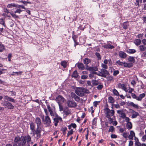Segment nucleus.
Wrapping results in <instances>:
<instances>
[{
    "instance_id": "nucleus-26",
    "label": "nucleus",
    "mask_w": 146,
    "mask_h": 146,
    "mask_svg": "<svg viewBox=\"0 0 146 146\" xmlns=\"http://www.w3.org/2000/svg\"><path fill=\"white\" fill-rule=\"evenodd\" d=\"M22 71L13 72L11 74V75L13 76L21 75L22 74Z\"/></svg>"
},
{
    "instance_id": "nucleus-41",
    "label": "nucleus",
    "mask_w": 146,
    "mask_h": 146,
    "mask_svg": "<svg viewBox=\"0 0 146 146\" xmlns=\"http://www.w3.org/2000/svg\"><path fill=\"white\" fill-rule=\"evenodd\" d=\"M115 128L112 126H111L110 127L109 129L108 130V132H113L114 131Z\"/></svg>"
},
{
    "instance_id": "nucleus-15",
    "label": "nucleus",
    "mask_w": 146,
    "mask_h": 146,
    "mask_svg": "<svg viewBox=\"0 0 146 146\" xmlns=\"http://www.w3.org/2000/svg\"><path fill=\"white\" fill-rule=\"evenodd\" d=\"M103 47L106 49H112L114 48V46L111 45L109 43H107L103 46Z\"/></svg>"
},
{
    "instance_id": "nucleus-18",
    "label": "nucleus",
    "mask_w": 146,
    "mask_h": 146,
    "mask_svg": "<svg viewBox=\"0 0 146 146\" xmlns=\"http://www.w3.org/2000/svg\"><path fill=\"white\" fill-rule=\"evenodd\" d=\"M77 66L78 69L81 70L85 69V67L83 64L82 63H78L77 64Z\"/></svg>"
},
{
    "instance_id": "nucleus-14",
    "label": "nucleus",
    "mask_w": 146,
    "mask_h": 146,
    "mask_svg": "<svg viewBox=\"0 0 146 146\" xmlns=\"http://www.w3.org/2000/svg\"><path fill=\"white\" fill-rule=\"evenodd\" d=\"M119 57L122 58H125L127 56V54L124 52L120 51L118 54Z\"/></svg>"
},
{
    "instance_id": "nucleus-61",
    "label": "nucleus",
    "mask_w": 146,
    "mask_h": 146,
    "mask_svg": "<svg viewBox=\"0 0 146 146\" xmlns=\"http://www.w3.org/2000/svg\"><path fill=\"white\" fill-rule=\"evenodd\" d=\"M124 118H125V121L126 122L128 123V122H129L130 119H129V118L128 117H126L125 116V117Z\"/></svg>"
},
{
    "instance_id": "nucleus-16",
    "label": "nucleus",
    "mask_w": 146,
    "mask_h": 146,
    "mask_svg": "<svg viewBox=\"0 0 146 146\" xmlns=\"http://www.w3.org/2000/svg\"><path fill=\"white\" fill-rule=\"evenodd\" d=\"M101 71L103 75V77H106L109 74L108 71L104 69H102Z\"/></svg>"
},
{
    "instance_id": "nucleus-22",
    "label": "nucleus",
    "mask_w": 146,
    "mask_h": 146,
    "mask_svg": "<svg viewBox=\"0 0 146 146\" xmlns=\"http://www.w3.org/2000/svg\"><path fill=\"white\" fill-rule=\"evenodd\" d=\"M145 96V94L144 93L140 94L139 96L137 97V100L139 101H141L142 99L144 98Z\"/></svg>"
},
{
    "instance_id": "nucleus-10",
    "label": "nucleus",
    "mask_w": 146,
    "mask_h": 146,
    "mask_svg": "<svg viewBox=\"0 0 146 146\" xmlns=\"http://www.w3.org/2000/svg\"><path fill=\"white\" fill-rule=\"evenodd\" d=\"M35 122L36 125V128H42L41 127L42 123L40 118L38 117H36L35 119Z\"/></svg>"
},
{
    "instance_id": "nucleus-59",
    "label": "nucleus",
    "mask_w": 146,
    "mask_h": 146,
    "mask_svg": "<svg viewBox=\"0 0 146 146\" xmlns=\"http://www.w3.org/2000/svg\"><path fill=\"white\" fill-rule=\"evenodd\" d=\"M102 67L104 68L105 69H107L108 68V66L106 64H102Z\"/></svg>"
},
{
    "instance_id": "nucleus-39",
    "label": "nucleus",
    "mask_w": 146,
    "mask_h": 146,
    "mask_svg": "<svg viewBox=\"0 0 146 146\" xmlns=\"http://www.w3.org/2000/svg\"><path fill=\"white\" fill-rule=\"evenodd\" d=\"M92 83L93 86H97L99 84V83L98 81L95 80H93L92 81Z\"/></svg>"
},
{
    "instance_id": "nucleus-3",
    "label": "nucleus",
    "mask_w": 146,
    "mask_h": 146,
    "mask_svg": "<svg viewBox=\"0 0 146 146\" xmlns=\"http://www.w3.org/2000/svg\"><path fill=\"white\" fill-rule=\"evenodd\" d=\"M88 90L84 88H79L75 91V93L79 96L82 97L84 95L85 93H88Z\"/></svg>"
},
{
    "instance_id": "nucleus-57",
    "label": "nucleus",
    "mask_w": 146,
    "mask_h": 146,
    "mask_svg": "<svg viewBox=\"0 0 146 146\" xmlns=\"http://www.w3.org/2000/svg\"><path fill=\"white\" fill-rule=\"evenodd\" d=\"M49 112L50 113V114L52 116H54L55 115L56 116V114H57L56 113H54L53 111L52 110L51 111Z\"/></svg>"
},
{
    "instance_id": "nucleus-54",
    "label": "nucleus",
    "mask_w": 146,
    "mask_h": 146,
    "mask_svg": "<svg viewBox=\"0 0 146 146\" xmlns=\"http://www.w3.org/2000/svg\"><path fill=\"white\" fill-rule=\"evenodd\" d=\"M17 7L19 8H22V9H26V8H25L24 6L22 5H17V7Z\"/></svg>"
},
{
    "instance_id": "nucleus-6",
    "label": "nucleus",
    "mask_w": 146,
    "mask_h": 146,
    "mask_svg": "<svg viewBox=\"0 0 146 146\" xmlns=\"http://www.w3.org/2000/svg\"><path fill=\"white\" fill-rule=\"evenodd\" d=\"M3 106L5 108L10 109H13L14 106L9 102L5 101L3 104Z\"/></svg>"
},
{
    "instance_id": "nucleus-12",
    "label": "nucleus",
    "mask_w": 146,
    "mask_h": 146,
    "mask_svg": "<svg viewBox=\"0 0 146 146\" xmlns=\"http://www.w3.org/2000/svg\"><path fill=\"white\" fill-rule=\"evenodd\" d=\"M116 63L119 66H123L124 65V66L125 67L127 68V67L129 66V64H127V63L125 62H122L120 61L119 60L117 61L116 62Z\"/></svg>"
},
{
    "instance_id": "nucleus-44",
    "label": "nucleus",
    "mask_w": 146,
    "mask_h": 146,
    "mask_svg": "<svg viewBox=\"0 0 146 146\" xmlns=\"http://www.w3.org/2000/svg\"><path fill=\"white\" fill-rule=\"evenodd\" d=\"M141 140L143 142H145L146 140V135H143L141 138Z\"/></svg>"
},
{
    "instance_id": "nucleus-58",
    "label": "nucleus",
    "mask_w": 146,
    "mask_h": 146,
    "mask_svg": "<svg viewBox=\"0 0 146 146\" xmlns=\"http://www.w3.org/2000/svg\"><path fill=\"white\" fill-rule=\"evenodd\" d=\"M99 102V101L97 102V101H95L93 102V105L95 107H96L98 104V103Z\"/></svg>"
},
{
    "instance_id": "nucleus-36",
    "label": "nucleus",
    "mask_w": 146,
    "mask_h": 146,
    "mask_svg": "<svg viewBox=\"0 0 146 146\" xmlns=\"http://www.w3.org/2000/svg\"><path fill=\"white\" fill-rule=\"evenodd\" d=\"M108 101L109 103H113L114 102V100L113 97L111 96L109 97Z\"/></svg>"
},
{
    "instance_id": "nucleus-4",
    "label": "nucleus",
    "mask_w": 146,
    "mask_h": 146,
    "mask_svg": "<svg viewBox=\"0 0 146 146\" xmlns=\"http://www.w3.org/2000/svg\"><path fill=\"white\" fill-rule=\"evenodd\" d=\"M41 118L43 123L46 127H48L50 125L51 121L50 118L48 116H46L44 117L43 115L41 116Z\"/></svg>"
},
{
    "instance_id": "nucleus-5",
    "label": "nucleus",
    "mask_w": 146,
    "mask_h": 146,
    "mask_svg": "<svg viewBox=\"0 0 146 146\" xmlns=\"http://www.w3.org/2000/svg\"><path fill=\"white\" fill-rule=\"evenodd\" d=\"M41 131L42 128H36V130L33 132L34 136H35V138L36 139H37L40 138Z\"/></svg>"
},
{
    "instance_id": "nucleus-23",
    "label": "nucleus",
    "mask_w": 146,
    "mask_h": 146,
    "mask_svg": "<svg viewBox=\"0 0 146 146\" xmlns=\"http://www.w3.org/2000/svg\"><path fill=\"white\" fill-rule=\"evenodd\" d=\"M126 52L128 53L133 54L135 53L136 51L135 49H128L126 50Z\"/></svg>"
},
{
    "instance_id": "nucleus-7",
    "label": "nucleus",
    "mask_w": 146,
    "mask_h": 146,
    "mask_svg": "<svg viewBox=\"0 0 146 146\" xmlns=\"http://www.w3.org/2000/svg\"><path fill=\"white\" fill-rule=\"evenodd\" d=\"M53 120L54 122V125L56 126L57 125L58 122L62 121V118L59 116L57 114H56L55 117L54 118Z\"/></svg>"
},
{
    "instance_id": "nucleus-19",
    "label": "nucleus",
    "mask_w": 146,
    "mask_h": 146,
    "mask_svg": "<svg viewBox=\"0 0 146 146\" xmlns=\"http://www.w3.org/2000/svg\"><path fill=\"white\" fill-rule=\"evenodd\" d=\"M135 136V133L133 131H130V134L129 135L128 137L131 140L133 139V137Z\"/></svg>"
},
{
    "instance_id": "nucleus-50",
    "label": "nucleus",
    "mask_w": 146,
    "mask_h": 146,
    "mask_svg": "<svg viewBox=\"0 0 146 146\" xmlns=\"http://www.w3.org/2000/svg\"><path fill=\"white\" fill-rule=\"evenodd\" d=\"M85 28V27L84 26V27H83L82 25H80V26L78 28V29H80L81 30L83 31L84 30V29Z\"/></svg>"
},
{
    "instance_id": "nucleus-42",
    "label": "nucleus",
    "mask_w": 146,
    "mask_h": 146,
    "mask_svg": "<svg viewBox=\"0 0 146 146\" xmlns=\"http://www.w3.org/2000/svg\"><path fill=\"white\" fill-rule=\"evenodd\" d=\"M77 35L73 34L72 36V38L73 40L74 41L77 40L76 39L78 38Z\"/></svg>"
},
{
    "instance_id": "nucleus-2",
    "label": "nucleus",
    "mask_w": 146,
    "mask_h": 146,
    "mask_svg": "<svg viewBox=\"0 0 146 146\" xmlns=\"http://www.w3.org/2000/svg\"><path fill=\"white\" fill-rule=\"evenodd\" d=\"M106 117L108 118V122L110 124H111L113 122V119L111 118L113 116L115 113L113 110H110L108 107H106L104 109Z\"/></svg>"
},
{
    "instance_id": "nucleus-53",
    "label": "nucleus",
    "mask_w": 146,
    "mask_h": 146,
    "mask_svg": "<svg viewBox=\"0 0 146 146\" xmlns=\"http://www.w3.org/2000/svg\"><path fill=\"white\" fill-rule=\"evenodd\" d=\"M23 11V10H21L20 9H17L15 12V13H20L21 12H22Z\"/></svg>"
},
{
    "instance_id": "nucleus-35",
    "label": "nucleus",
    "mask_w": 146,
    "mask_h": 146,
    "mask_svg": "<svg viewBox=\"0 0 146 146\" xmlns=\"http://www.w3.org/2000/svg\"><path fill=\"white\" fill-rule=\"evenodd\" d=\"M5 49L4 46L2 42L0 43V52H2Z\"/></svg>"
},
{
    "instance_id": "nucleus-17",
    "label": "nucleus",
    "mask_w": 146,
    "mask_h": 146,
    "mask_svg": "<svg viewBox=\"0 0 146 146\" xmlns=\"http://www.w3.org/2000/svg\"><path fill=\"white\" fill-rule=\"evenodd\" d=\"M30 126V128L31 130V131L32 132L35 131L36 129H35V125L34 123L32 122L30 123H29Z\"/></svg>"
},
{
    "instance_id": "nucleus-48",
    "label": "nucleus",
    "mask_w": 146,
    "mask_h": 146,
    "mask_svg": "<svg viewBox=\"0 0 146 146\" xmlns=\"http://www.w3.org/2000/svg\"><path fill=\"white\" fill-rule=\"evenodd\" d=\"M73 129H71L70 131H68L67 133V137H68L69 135H72L73 134Z\"/></svg>"
},
{
    "instance_id": "nucleus-1",
    "label": "nucleus",
    "mask_w": 146,
    "mask_h": 146,
    "mask_svg": "<svg viewBox=\"0 0 146 146\" xmlns=\"http://www.w3.org/2000/svg\"><path fill=\"white\" fill-rule=\"evenodd\" d=\"M27 140V143L31 141V137L29 135L21 136L20 138L19 136L16 137L14 140L13 146H17V144H18V146H25Z\"/></svg>"
},
{
    "instance_id": "nucleus-49",
    "label": "nucleus",
    "mask_w": 146,
    "mask_h": 146,
    "mask_svg": "<svg viewBox=\"0 0 146 146\" xmlns=\"http://www.w3.org/2000/svg\"><path fill=\"white\" fill-rule=\"evenodd\" d=\"M0 24L3 25L5 27V21L3 19H0Z\"/></svg>"
},
{
    "instance_id": "nucleus-43",
    "label": "nucleus",
    "mask_w": 146,
    "mask_h": 146,
    "mask_svg": "<svg viewBox=\"0 0 146 146\" xmlns=\"http://www.w3.org/2000/svg\"><path fill=\"white\" fill-rule=\"evenodd\" d=\"M67 128L66 127H62L61 130L62 131L63 134H65L66 133V131L67 130Z\"/></svg>"
},
{
    "instance_id": "nucleus-27",
    "label": "nucleus",
    "mask_w": 146,
    "mask_h": 146,
    "mask_svg": "<svg viewBox=\"0 0 146 146\" xmlns=\"http://www.w3.org/2000/svg\"><path fill=\"white\" fill-rule=\"evenodd\" d=\"M60 65L64 68H65L67 66V62L65 60L62 61L60 62Z\"/></svg>"
},
{
    "instance_id": "nucleus-55",
    "label": "nucleus",
    "mask_w": 146,
    "mask_h": 146,
    "mask_svg": "<svg viewBox=\"0 0 146 146\" xmlns=\"http://www.w3.org/2000/svg\"><path fill=\"white\" fill-rule=\"evenodd\" d=\"M141 144L139 142L135 143V146H141Z\"/></svg>"
},
{
    "instance_id": "nucleus-46",
    "label": "nucleus",
    "mask_w": 146,
    "mask_h": 146,
    "mask_svg": "<svg viewBox=\"0 0 146 146\" xmlns=\"http://www.w3.org/2000/svg\"><path fill=\"white\" fill-rule=\"evenodd\" d=\"M121 88L123 89L124 91H125L126 92H128V90L127 89L125 85L123 84V86H122Z\"/></svg>"
},
{
    "instance_id": "nucleus-30",
    "label": "nucleus",
    "mask_w": 146,
    "mask_h": 146,
    "mask_svg": "<svg viewBox=\"0 0 146 146\" xmlns=\"http://www.w3.org/2000/svg\"><path fill=\"white\" fill-rule=\"evenodd\" d=\"M7 7L9 8H11L13 7H17V5H16L14 3H11L8 4L7 6Z\"/></svg>"
},
{
    "instance_id": "nucleus-37",
    "label": "nucleus",
    "mask_w": 146,
    "mask_h": 146,
    "mask_svg": "<svg viewBox=\"0 0 146 146\" xmlns=\"http://www.w3.org/2000/svg\"><path fill=\"white\" fill-rule=\"evenodd\" d=\"M113 94L117 96H119V94L118 91L115 89H114L113 90Z\"/></svg>"
},
{
    "instance_id": "nucleus-21",
    "label": "nucleus",
    "mask_w": 146,
    "mask_h": 146,
    "mask_svg": "<svg viewBox=\"0 0 146 146\" xmlns=\"http://www.w3.org/2000/svg\"><path fill=\"white\" fill-rule=\"evenodd\" d=\"M91 62V60L88 58H86L83 60V62L84 64L88 65Z\"/></svg>"
},
{
    "instance_id": "nucleus-9",
    "label": "nucleus",
    "mask_w": 146,
    "mask_h": 146,
    "mask_svg": "<svg viewBox=\"0 0 146 146\" xmlns=\"http://www.w3.org/2000/svg\"><path fill=\"white\" fill-rule=\"evenodd\" d=\"M64 100V98L62 96L60 95L57 96L55 99L56 101L57 102L58 104L63 103Z\"/></svg>"
},
{
    "instance_id": "nucleus-29",
    "label": "nucleus",
    "mask_w": 146,
    "mask_h": 146,
    "mask_svg": "<svg viewBox=\"0 0 146 146\" xmlns=\"http://www.w3.org/2000/svg\"><path fill=\"white\" fill-rule=\"evenodd\" d=\"M141 40L140 39H136L134 41V43L137 46L140 45L141 43Z\"/></svg>"
},
{
    "instance_id": "nucleus-38",
    "label": "nucleus",
    "mask_w": 146,
    "mask_h": 146,
    "mask_svg": "<svg viewBox=\"0 0 146 146\" xmlns=\"http://www.w3.org/2000/svg\"><path fill=\"white\" fill-rule=\"evenodd\" d=\"M140 2L141 3L142 2V0H136V2L135 3V5L136 6L139 7L140 6L139 3Z\"/></svg>"
},
{
    "instance_id": "nucleus-34",
    "label": "nucleus",
    "mask_w": 146,
    "mask_h": 146,
    "mask_svg": "<svg viewBox=\"0 0 146 146\" xmlns=\"http://www.w3.org/2000/svg\"><path fill=\"white\" fill-rule=\"evenodd\" d=\"M126 127L128 129H131L132 128V124L131 122L127 123L126 124Z\"/></svg>"
},
{
    "instance_id": "nucleus-24",
    "label": "nucleus",
    "mask_w": 146,
    "mask_h": 146,
    "mask_svg": "<svg viewBox=\"0 0 146 146\" xmlns=\"http://www.w3.org/2000/svg\"><path fill=\"white\" fill-rule=\"evenodd\" d=\"M4 99L5 100H7V101H9L13 102L14 103L15 102V100L13 98L7 96H5L4 97Z\"/></svg>"
},
{
    "instance_id": "nucleus-8",
    "label": "nucleus",
    "mask_w": 146,
    "mask_h": 146,
    "mask_svg": "<svg viewBox=\"0 0 146 146\" xmlns=\"http://www.w3.org/2000/svg\"><path fill=\"white\" fill-rule=\"evenodd\" d=\"M127 60L129 62H130V63H127L130 64L129 66L127 67V68H130L132 67L133 66V64L135 62V57L129 56Z\"/></svg>"
},
{
    "instance_id": "nucleus-47",
    "label": "nucleus",
    "mask_w": 146,
    "mask_h": 146,
    "mask_svg": "<svg viewBox=\"0 0 146 146\" xmlns=\"http://www.w3.org/2000/svg\"><path fill=\"white\" fill-rule=\"evenodd\" d=\"M97 119L94 118L92 121V124L94 125H96Z\"/></svg>"
},
{
    "instance_id": "nucleus-13",
    "label": "nucleus",
    "mask_w": 146,
    "mask_h": 146,
    "mask_svg": "<svg viewBox=\"0 0 146 146\" xmlns=\"http://www.w3.org/2000/svg\"><path fill=\"white\" fill-rule=\"evenodd\" d=\"M117 113L119 115V116L123 118H124L125 117L126 115L124 112L123 110H118L117 111Z\"/></svg>"
},
{
    "instance_id": "nucleus-40",
    "label": "nucleus",
    "mask_w": 146,
    "mask_h": 146,
    "mask_svg": "<svg viewBox=\"0 0 146 146\" xmlns=\"http://www.w3.org/2000/svg\"><path fill=\"white\" fill-rule=\"evenodd\" d=\"M96 56L97 57L98 60H100L101 59V56L100 54L98 52H96L95 53Z\"/></svg>"
},
{
    "instance_id": "nucleus-51",
    "label": "nucleus",
    "mask_w": 146,
    "mask_h": 146,
    "mask_svg": "<svg viewBox=\"0 0 146 146\" xmlns=\"http://www.w3.org/2000/svg\"><path fill=\"white\" fill-rule=\"evenodd\" d=\"M91 71H96L98 70V68L96 66L91 67Z\"/></svg>"
},
{
    "instance_id": "nucleus-60",
    "label": "nucleus",
    "mask_w": 146,
    "mask_h": 146,
    "mask_svg": "<svg viewBox=\"0 0 146 146\" xmlns=\"http://www.w3.org/2000/svg\"><path fill=\"white\" fill-rule=\"evenodd\" d=\"M47 108L49 112L51 111L52 110V109L50 107V105H47Z\"/></svg>"
},
{
    "instance_id": "nucleus-32",
    "label": "nucleus",
    "mask_w": 146,
    "mask_h": 146,
    "mask_svg": "<svg viewBox=\"0 0 146 146\" xmlns=\"http://www.w3.org/2000/svg\"><path fill=\"white\" fill-rule=\"evenodd\" d=\"M78 75L77 71L76 70H75L73 73L72 76V77L77 78L78 77Z\"/></svg>"
},
{
    "instance_id": "nucleus-28",
    "label": "nucleus",
    "mask_w": 146,
    "mask_h": 146,
    "mask_svg": "<svg viewBox=\"0 0 146 146\" xmlns=\"http://www.w3.org/2000/svg\"><path fill=\"white\" fill-rule=\"evenodd\" d=\"M138 115L139 113L138 112H136V111L133 110L132 111V114L131 116V118H135Z\"/></svg>"
},
{
    "instance_id": "nucleus-11",
    "label": "nucleus",
    "mask_w": 146,
    "mask_h": 146,
    "mask_svg": "<svg viewBox=\"0 0 146 146\" xmlns=\"http://www.w3.org/2000/svg\"><path fill=\"white\" fill-rule=\"evenodd\" d=\"M67 104L68 106L70 107H75L77 106L76 102L74 101L71 100L68 101L67 102Z\"/></svg>"
},
{
    "instance_id": "nucleus-64",
    "label": "nucleus",
    "mask_w": 146,
    "mask_h": 146,
    "mask_svg": "<svg viewBox=\"0 0 146 146\" xmlns=\"http://www.w3.org/2000/svg\"><path fill=\"white\" fill-rule=\"evenodd\" d=\"M142 57H146V51L144 52L141 55Z\"/></svg>"
},
{
    "instance_id": "nucleus-62",
    "label": "nucleus",
    "mask_w": 146,
    "mask_h": 146,
    "mask_svg": "<svg viewBox=\"0 0 146 146\" xmlns=\"http://www.w3.org/2000/svg\"><path fill=\"white\" fill-rule=\"evenodd\" d=\"M123 136L125 138H127L128 137L127 133H124L123 134Z\"/></svg>"
},
{
    "instance_id": "nucleus-25",
    "label": "nucleus",
    "mask_w": 146,
    "mask_h": 146,
    "mask_svg": "<svg viewBox=\"0 0 146 146\" xmlns=\"http://www.w3.org/2000/svg\"><path fill=\"white\" fill-rule=\"evenodd\" d=\"M129 26V22L128 21L125 22L123 23L122 27L125 29H127Z\"/></svg>"
},
{
    "instance_id": "nucleus-31",
    "label": "nucleus",
    "mask_w": 146,
    "mask_h": 146,
    "mask_svg": "<svg viewBox=\"0 0 146 146\" xmlns=\"http://www.w3.org/2000/svg\"><path fill=\"white\" fill-rule=\"evenodd\" d=\"M63 112L66 115H68L70 113V111L67 108H66L64 110Z\"/></svg>"
},
{
    "instance_id": "nucleus-52",
    "label": "nucleus",
    "mask_w": 146,
    "mask_h": 146,
    "mask_svg": "<svg viewBox=\"0 0 146 146\" xmlns=\"http://www.w3.org/2000/svg\"><path fill=\"white\" fill-rule=\"evenodd\" d=\"M131 96H132V97L133 98L136 99L137 100V97L136 96V95L134 93H131Z\"/></svg>"
},
{
    "instance_id": "nucleus-63",
    "label": "nucleus",
    "mask_w": 146,
    "mask_h": 146,
    "mask_svg": "<svg viewBox=\"0 0 146 146\" xmlns=\"http://www.w3.org/2000/svg\"><path fill=\"white\" fill-rule=\"evenodd\" d=\"M142 42L143 44V45L145 46L146 45V39H143L142 40Z\"/></svg>"
},
{
    "instance_id": "nucleus-45",
    "label": "nucleus",
    "mask_w": 146,
    "mask_h": 146,
    "mask_svg": "<svg viewBox=\"0 0 146 146\" xmlns=\"http://www.w3.org/2000/svg\"><path fill=\"white\" fill-rule=\"evenodd\" d=\"M119 73V71L118 70H115L113 71V75L116 76Z\"/></svg>"
},
{
    "instance_id": "nucleus-56",
    "label": "nucleus",
    "mask_w": 146,
    "mask_h": 146,
    "mask_svg": "<svg viewBox=\"0 0 146 146\" xmlns=\"http://www.w3.org/2000/svg\"><path fill=\"white\" fill-rule=\"evenodd\" d=\"M74 98L76 101L77 102L79 101L80 100V98L76 95L75 96V97H74Z\"/></svg>"
},
{
    "instance_id": "nucleus-20",
    "label": "nucleus",
    "mask_w": 146,
    "mask_h": 146,
    "mask_svg": "<svg viewBox=\"0 0 146 146\" xmlns=\"http://www.w3.org/2000/svg\"><path fill=\"white\" fill-rule=\"evenodd\" d=\"M139 49L141 52H143L146 50V46L144 45H141L138 47Z\"/></svg>"
},
{
    "instance_id": "nucleus-33",
    "label": "nucleus",
    "mask_w": 146,
    "mask_h": 146,
    "mask_svg": "<svg viewBox=\"0 0 146 146\" xmlns=\"http://www.w3.org/2000/svg\"><path fill=\"white\" fill-rule=\"evenodd\" d=\"M129 105L130 106H132L134 108L138 109V106L137 105L135 104L133 102H130L129 103Z\"/></svg>"
}]
</instances>
